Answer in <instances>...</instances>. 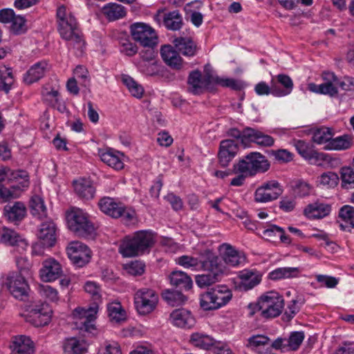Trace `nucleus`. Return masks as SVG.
<instances>
[{
  "instance_id": "f257e3e1",
  "label": "nucleus",
  "mask_w": 354,
  "mask_h": 354,
  "mask_svg": "<svg viewBox=\"0 0 354 354\" xmlns=\"http://www.w3.org/2000/svg\"><path fill=\"white\" fill-rule=\"evenodd\" d=\"M57 29L62 39L71 41L73 48L77 50V54L81 55L84 50L85 41L79 29L75 17L71 12H68L64 5L57 9Z\"/></svg>"
},
{
  "instance_id": "f03ea898",
  "label": "nucleus",
  "mask_w": 354,
  "mask_h": 354,
  "mask_svg": "<svg viewBox=\"0 0 354 354\" xmlns=\"http://www.w3.org/2000/svg\"><path fill=\"white\" fill-rule=\"evenodd\" d=\"M207 274L196 276V283L200 288L209 286L221 280L227 274V270L222 259L216 256L212 250L206 249L201 256V268Z\"/></svg>"
},
{
  "instance_id": "7ed1b4c3",
  "label": "nucleus",
  "mask_w": 354,
  "mask_h": 354,
  "mask_svg": "<svg viewBox=\"0 0 354 354\" xmlns=\"http://www.w3.org/2000/svg\"><path fill=\"white\" fill-rule=\"evenodd\" d=\"M155 242V234L151 231L139 230L122 240L119 252L124 257L142 255L149 252Z\"/></svg>"
},
{
  "instance_id": "20e7f679",
  "label": "nucleus",
  "mask_w": 354,
  "mask_h": 354,
  "mask_svg": "<svg viewBox=\"0 0 354 354\" xmlns=\"http://www.w3.org/2000/svg\"><path fill=\"white\" fill-rule=\"evenodd\" d=\"M284 307V299L277 292L269 291L262 295L257 304H250L249 315L254 316L259 313V317L265 319H270L280 315Z\"/></svg>"
},
{
  "instance_id": "39448f33",
  "label": "nucleus",
  "mask_w": 354,
  "mask_h": 354,
  "mask_svg": "<svg viewBox=\"0 0 354 354\" xmlns=\"http://www.w3.org/2000/svg\"><path fill=\"white\" fill-rule=\"evenodd\" d=\"M68 226L77 236L84 238H93L95 228L88 219V215L82 209L74 208L67 214Z\"/></svg>"
},
{
  "instance_id": "423d86ee",
  "label": "nucleus",
  "mask_w": 354,
  "mask_h": 354,
  "mask_svg": "<svg viewBox=\"0 0 354 354\" xmlns=\"http://www.w3.org/2000/svg\"><path fill=\"white\" fill-rule=\"evenodd\" d=\"M270 168V163L266 156L259 152H250L239 160L233 166L234 173L243 172L253 176L257 173H262L268 171Z\"/></svg>"
},
{
  "instance_id": "0eeeda50",
  "label": "nucleus",
  "mask_w": 354,
  "mask_h": 354,
  "mask_svg": "<svg viewBox=\"0 0 354 354\" xmlns=\"http://www.w3.org/2000/svg\"><path fill=\"white\" fill-rule=\"evenodd\" d=\"M232 297V293L229 288L219 286L202 294L200 305L204 310H216L226 305Z\"/></svg>"
},
{
  "instance_id": "6e6552de",
  "label": "nucleus",
  "mask_w": 354,
  "mask_h": 354,
  "mask_svg": "<svg viewBox=\"0 0 354 354\" xmlns=\"http://www.w3.org/2000/svg\"><path fill=\"white\" fill-rule=\"evenodd\" d=\"M133 299L136 310L141 315L151 313L156 308L159 300L157 292L147 288L138 290Z\"/></svg>"
},
{
  "instance_id": "1a4fd4ad",
  "label": "nucleus",
  "mask_w": 354,
  "mask_h": 354,
  "mask_svg": "<svg viewBox=\"0 0 354 354\" xmlns=\"http://www.w3.org/2000/svg\"><path fill=\"white\" fill-rule=\"evenodd\" d=\"M52 315L51 307L46 302L39 301L28 307L25 319L35 327H41L50 322Z\"/></svg>"
},
{
  "instance_id": "9d476101",
  "label": "nucleus",
  "mask_w": 354,
  "mask_h": 354,
  "mask_svg": "<svg viewBox=\"0 0 354 354\" xmlns=\"http://www.w3.org/2000/svg\"><path fill=\"white\" fill-rule=\"evenodd\" d=\"M3 286L16 299L24 300L28 296L30 286L26 277L15 271L7 274L3 281Z\"/></svg>"
},
{
  "instance_id": "9b49d317",
  "label": "nucleus",
  "mask_w": 354,
  "mask_h": 354,
  "mask_svg": "<svg viewBox=\"0 0 354 354\" xmlns=\"http://www.w3.org/2000/svg\"><path fill=\"white\" fill-rule=\"evenodd\" d=\"M66 253L72 263L78 268H82L89 263L91 259V250L80 241H72L66 248Z\"/></svg>"
},
{
  "instance_id": "f8f14e48",
  "label": "nucleus",
  "mask_w": 354,
  "mask_h": 354,
  "mask_svg": "<svg viewBox=\"0 0 354 354\" xmlns=\"http://www.w3.org/2000/svg\"><path fill=\"white\" fill-rule=\"evenodd\" d=\"M133 39L144 47L156 46L158 37L155 30L144 23H135L130 27Z\"/></svg>"
},
{
  "instance_id": "ddd939ff",
  "label": "nucleus",
  "mask_w": 354,
  "mask_h": 354,
  "mask_svg": "<svg viewBox=\"0 0 354 354\" xmlns=\"http://www.w3.org/2000/svg\"><path fill=\"white\" fill-rule=\"evenodd\" d=\"M187 84L188 91L194 95H200L205 90H212V74L206 73L203 76L198 70L189 73Z\"/></svg>"
},
{
  "instance_id": "4468645a",
  "label": "nucleus",
  "mask_w": 354,
  "mask_h": 354,
  "mask_svg": "<svg viewBox=\"0 0 354 354\" xmlns=\"http://www.w3.org/2000/svg\"><path fill=\"white\" fill-rule=\"evenodd\" d=\"M283 188L277 180L262 183L254 192V201L257 203H268L277 199L283 193Z\"/></svg>"
},
{
  "instance_id": "2eb2a0df",
  "label": "nucleus",
  "mask_w": 354,
  "mask_h": 354,
  "mask_svg": "<svg viewBox=\"0 0 354 354\" xmlns=\"http://www.w3.org/2000/svg\"><path fill=\"white\" fill-rule=\"evenodd\" d=\"M293 145L297 153L310 164L319 165L321 162L326 160V155L318 152L310 142L303 140H294Z\"/></svg>"
},
{
  "instance_id": "dca6fc26",
  "label": "nucleus",
  "mask_w": 354,
  "mask_h": 354,
  "mask_svg": "<svg viewBox=\"0 0 354 354\" xmlns=\"http://www.w3.org/2000/svg\"><path fill=\"white\" fill-rule=\"evenodd\" d=\"M0 243L12 247L13 252L23 254L26 251L28 243L14 230L3 227L0 230Z\"/></svg>"
},
{
  "instance_id": "f3484780",
  "label": "nucleus",
  "mask_w": 354,
  "mask_h": 354,
  "mask_svg": "<svg viewBox=\"0 0 354 354\" xmlns=\"http://www.w3.org/2000/svg\"><path fill=\"white\" fill-rule=\"evenodd\" d=\"M97 308H89L84 309L82 308H77L73 312L74 318L77 319L76 324L78 328L88 333H92L95 330L94 321Z\"/></svg>"
},
{
  "instance_id": "a211bd4d",
  "label": "nucleus",
  "mask_w": 354,
  "mask_h": 354,
  "mask_svg": "<svg viewBox=\"0 0 354 354\" xmlns=\"http://www.w3.org/2000/svg\"><path fill=\"white\" fill-rule=\"evenodd\" d=\"M239 151V144L234 140H224L220 142L218 158L219 165L225 167L235 157Z\"/></svg>"
},
{
  "instance_id": "6ab92c4d",
  "label": "nucleus",
  "mask_w": 354,
  "mask_h": 354,
  "mask_svg": "<svg viewBox=\"0 0 354 354\" xmlns=\"http://www.w3.org/2000/svg\"><path fill=\"white\" fill-rule=\"evenodd\" d=\"M336 223L342 231L354 233V207L349 205L341 207Z\"/></svg>"
},
{
  "instance_id": "aec40b11",
  "label": "nucleus",
  "mask_w": 354,
  "mask_h": 354,
  "mask_svg": "<svg viewBox=\"0 0 354 354\" xmlns=\"http://www.w3.org/2000/svg\"><path fill=\"white\" fill-rule=\"evenodd\" d=\"M273 86V95L275 97H283L289 95L293 88L292 79L285 74H279L272 78Z\"/></svg>"
},
{
  "instance_id": "412c9836",
  "label": "nucleus",
  "mask_w": 354,
  "mask_h": 354,
  "mask_svg": "<svg viewBox=\"0 0 354 354\" xmlns=\"http://www.w3.org/2000/svg\"><path fill=\"white\" fill-rule=\"evenodd\" d=\"M243 140H248V144L254 142L261 147H271L274 142L272 136L251 127L244 128Z\"/></svg>"
},
{
  "instance_id": "4be33fe9",
  "label": "nucleus",
  "mask_w": 354,
  "mask_h": 354,
  "mask_svg": "<svg viewBox=\"0 0 354 354\" xmlns=\"http://www.w3.org/2000/svg\"><path fill=\"white\" fill-rule=\"evenodd\" d=\"M62 273L60 263L53 259H49L43 262V267L39 271V275L44 281H52L58 279Z\"/></svg>"
},
{
  "instance_id": "5701e85b",
  "label": "nucleus",
  "mask_w": 354,
  "mask_h": 354,
  "mask_svg": "<svg viewBox=\"0 0 354 354\" xmlns=\"http://www.w3.org/2000/svg\"><path fill=\"white\" fill-rule=\"evenodd\" d=\"M171 323L180 328H190L196 323L195 318L192 313L185 308H178L170 314Z\"/></svg>"
},
{
  "instance_id": "b1692460",
  "label": "nucleus",
  "mask_w": 354,
  "mask_h": 354,
  "mask_svg": "<svg viewBox=\"0 0 354 354\" xmlns=\"http://www.w3.org/2000/svg\"><path fill=\"white\" fill-rule=\"evenodd\" d=\"M98 206L103 213L114 218H120L124 210V204L109 196L102 198L98 202Z\"/></svg>"
},
{
  "instance_id": "393cba45",
  "label": "nucleus",
  "mask_w": 354,
  "mask_h": 354,
  "mask_svg": "<svg viewBox=\"0 0 354 354\" xmlns=\"http://www.w3.org/2000/svg\"><path fill=\"white\" fill-rule=\"evenodd\" d=\"M38 238L43 240L47 246H53L56 241V226L50 218L41 223L38 232Z\"/></svg>"
},
{
  "instance_id": "a878e982",
  "label": "nucleus",
  "mask_w": 354,
  "mask_h": 354,
  "mask_svg": "<svg viewBox=\"0 0 354 354\" xmlns=\"http://www.w3.org/2000/svg\"><path fill=\"white\" fill-rule=\"evenodd\" d=\"M100 156L102 162L115 170L124 168L123 154L113 149L100 150Z\"/></svg>"
},
{
  "instance_id": "bb28decb",
  "label": "nucleus",
  "mask_w": 354,
  "mask_h": 354,
  "mask_svg": "<svg viewBox=\"0 0 354 354\" xmlns=\"http://www.w3.org/2000/svg\"><path fill=\"white\" fill-rule=\"evenodd\" d=\"M220 251L223 252V260L225 265L235 267L238 266L245 261V257L241 255L232 245L227 243H223L220 246Z\"/></svg>"
},
{
  "instance_id": "cd10ccee",
  "label": "nucleus",
  "mask_w": 354,
  "mask_h": 354,
  "mask_svg": "<svg viewBox=\"0 0 354 354\" xmlns=\"http://www.w3.org/2000/svg\"><path fill=\"white\" fill-rule=\"evenodd\" d=\"M4 216L12 223H17L24 218L26 215V207L24 203L17 201L8 204L4 207Z\"/></svg>"
},
{
  "instance_id": "c85d7f7f",
  "label": "nucleus",
  "mask_w": 354,
  "mask_h": 354,
  "mask_svg": "<svg viewBox=\"0 0 354 354\" xmlns=\"http://www.w3.org/2000/svg\"><path fill=\"white\" fill-rule=\"evenodd\" d=\"M47 62L42 60L33 64L24 75V81L31 84L41 79L48 71Z\"/></svg>"
},
{
  "instance_id": "c756f323",
  "label": "nucleus",
  "mask_w": 354,
  "mask_h": 354,
  "mask_svg": "<svg viewBox=\"0 0 354 354\" xmlns=\"http://www.w3.org/2000/svg\"><path fill=\"white\" fill-rule=\"evenodd\" d=\"M331 206L326 203L316 202L309 204L304 210V215L310 219H320L330 214Z\"/></svg>"
},
{
  "instance_id": "7c9ffc66",
  "label": "nucleus",
  "mask_w": 354,
  "mask_h": 354,
  "mask_svg": "<svg viewBox=\"0 0 354 354\" xmlns=\"http://www.w3.org/2000/svg\"><path fill=\"white\" fill-rule=\"evenodd\" d=\"M160 55L164 62L174 69H180L183 65V59L178 52L174 50L170 45H165L161 48Z\"/></svg>"
},
{
  "instance_id": "2f4dec72",
  "label": "nucleus",
  "mask_w": 354,
  "mask_h": 354,
  "mask_svg": "<svg viewBox=\"0 0 354 354\" xmlns=\"http://www.w3.org/2000/svg\"><path fill=\"white\" fill-rule=\"evenodd\" d=\"M62 348L64 354H84L88 349L86 342L76 337L64 339Z\"/></svg>"
},
{
  "instance_id": "473e14b6",
  "label": "nucleus",
  "mask_w": 354,
  "mask_h": 354,
  "mask_svg": "<svg viewBox=\"0 0 354 354\" xmlns=\"http://www.w3.org/2000/svg\"><path fill=\"white\" fill-rule=\"evenodd\" d=\"M327 79H324L327 80L326 82L316 84L315 83H310L308 85V90L319 94L328 95L330 97H335L338 93V90L337 88V84L333 82L331 77L327 75Z\"/></svg>"
},
{
  "instance_id": "72a5a7b5",
  "label": "nucleus",
  "mask_w": 354,
  "mask_h": 354,
  "mask_svg": "<svg viewBox=\"0 0 354 354\" xmlns=\"http://www.w3.org/2000/svg\"><path fill=\"white\" fill-rule=\"evenodd\" d=\"M75 193L82 198L89 200L94 197L95 188L89 180L82 178L73 182Z\"/></svg>"
},
{
  "instance_id": "f704fd0d",
  "label": "nucleus",
  "mask_w": 354,
  "mask_h": 354,
  "mask_svg": "<svg viewBox=\"0 0 354 354\" xmlns=\"http://www.w3.org/2000/svg\"><path fill=\"white\" fill-rule=\"evenodd\" d=\"M241 280L239 288L245 291L257 286L261 281V276L257 272L244 270L239 273Z\"/></svg>"
},
{
  "instance_id": "c9c22d12",
  "label": "nucleus",
  "mask_w": 354,
  "mask_h": 354,
  "mask_svg": "<svg viewBox=\"0 0 354 354\" xmlns=\"http://www.w3.org/2000/svg\"><path fill=\"white\" fill-rule=\"evenodd\" d=\"M354 145L353 136L344 134L333 138L324 146L326 150L344 151L351 149Z\"/></svg>"
},
{
  "instance_id": "e433bc0d",
  "label": "nucleus",
  "mask_w": 354,
  "mask_h": 354,
  "mask_svg": "<svg viewBox=\"0 0 354 354\" xmlns=\"http://www.w3.org/2000/svg\"><path fill=\"white\" fill-rule=\"evenodd\" d=\"M177 50L185 56L192 57L197 51L196 43L189 37H178L174 40Z\"/></svg>"
},
{
  "instance_id": "4c0bfd02",
  "label": "nucleus",
  "mask_w": 354,
  "mask_h": 354,
  "mask_svg": "<svg viewBox=\"0 0 354 354\" xmlns=\"http://www.w3.org/2000/svg\"><path fill=\"white\" fill-rule=\"evenodd\" d=\"M217 342L211 336L203 333H194L190 337L192 345L204 350L212 351Z\"/></svg>"
},
{
  "instance_id": "58836bf2",
  "label": "nucleus",
  "mask_w": 354,
  "mask_h": 354,
  "mask_svg": "<svg viewBox=\"0 0 354 354\" xmlns=\"http://www.w3.org/2000/svg\"><path fill=\"white\" fill-rule=\"evenodd\" d=\"M169 279L172 286L180 290H189L192 288L191 277L183 271H173L169 275Z\"/></svg>"
},
{
  "instance_id": "ea45409f",
  "label": "nucleus",
  "mask_w": 354,
  "mask_h": 354,
  "mask_svg": "<svg viewBox=\"0 0 354 354\" xmlns=\"http://www.w3.org/2000/svg\"><path fill=\"white\" fill-rule=\"evenodd\" d=\"M12 347L16 354H32L34 351L32 341L25 335L15 337Z\"/></svg>"
},
{
  "instance_id": "a19ab883",
  "label": "nucleus",
  "mask_w": 354,
  "mask_h": 354,
  "mask_svg": "<svg viewBox=\"0 0 354 354\" xmlns=\"http://www.w3.org/2000/svg\"><path fill=\"white\" fill-rule=\"evenodd\" d=\"M30 208L32 215L41 220L47 216V208L44 204V199L38 196L34 195L30 201Z\"/></svg>"
},
{
  "instance_id": "79ce46f5",
  "label": "nucleus",
  "mask_w": 354,
  "mask_h": 354,
  "mask_svg": "<svg viewBox=\"0 0 354 354\" xmlns=\"http://www.w3.org/2000/svg\"><path fill=\"white\" fill-rule=\"evenodd\" d=\"M10 180L13 183L11 187L15 189H24L30 185L28 174L24 170L13 171Z\"/></svg>"
},
{
  "instance_id": "37998d69",
  "label": "nucleus",
  "mask_w": 354,
  "mask_h": 354,
  "mask_svg": "<svg viewBox=\"0 0 354 354\" xmlns=\"http://www.w3.org/2000/svg\"><path fill=\"white\" fill-rule=\"evenodd\" d=\"M102 12L109 21H115L126 15L125 8L115 3H110L104 6Z\"/></svg>"
},
{
  "instance_id": "c03bdc74",
  "label": "nucleus",
  "mask_w": 354,
  "mask_h": 354,
  "mask_svg": "<svg viewBox=\"0 0 354 354\" xmlns=\"http://www.w3.org/2000/svg\"><path fill=\"white\" fill-rule=\"evenodd\" d=\"M15 80L11 68L0 65V91L8 93L11 89Z\"/></svg>"
},
{
  "instance_id": "a18cd8bd",
  "label": "nucleus",
  "mask_w": 354,
  "mask_h": 354,
  "mask_svg": "<svg viewBox=\"0 0 354 354\" xmlns=\"http://www.w3.org/2000/svg\"><path fill=\"white\" fill-rule=\"evenodd\" d=\"M163 23L167 29L178 30L183 24V17L178 10H174L165 15Z\"/></svg>"
},
{
  "instance_id": "49530a36",
  "label": "nucleus",
  "mask_w": 354,
  "mask_h": 354,
  "mask_svg": "<svg viewBox=\"0 0 354 354\" xmlns=\"http://www.w3.org/2000/svg\"><path fill=\"white\" fill-rule=\"evenodd\" d=\"M19 254V256H15V263L18 270L16 272L24 277H31L33 273L32 262L26 256Z\"/></svg>"
},
{
  "instance_id": "de8ad7c7",
  "label": "nucleus",
  "mask_w": 354,
  "mask_h": 354,
  "mask_svg": "<svg viewBox=\"0 0 354 354\" xmlns=\"http://www.w3.org/2000/svg\"><path fill=\"white\" fill-rule=\"evenodd\" d=\"M299 270L297 268H279L268 274L271 280H279L282 279L293 278L298 276Z\"/></svg>"
},
{
  "instance_id": "09e8293b",
  "label": "nucleus",
  "mask_w": 354,
  "mask_h": 354,
  "mask_svg": "<svg viewBox=\"0 0 354 354\" xmlns=\"http://www.w3.org/2000/svg\"><path fill=\"white\" fill-rule=\"evenodd\" d=\"M108 315L111 322L120 323L126 319V313L120 303H113L108 306Z\"/></svg>"
},
{
  "instance_id": "8fccbe9b",
  "label": "nucleus",
  "mask_w": 354,
  "mask_h": 354,
  "mask_svg": "<svg viewBox=\"0 0 354 354\" xmlns=\"http://www.w3.org/2000/svg\"><path fill=\"white\" fill-rule=\"evenodd\" d=\"M202 254L203 251L199 253L198 258H195L188 255H183L178 257L176 261L178 265L184 267L185 268H192L197 270L201 268Z\"/></svg>"
},
{
  "instance_id": "3c124183",
  "label": "nucleus",
  "mask_w": 354,
  "mask_h": 354,
  "mask_svg": "<svg viewBox=\"0 0 354 354\" xmlns=\"http://www.w3.org/2000/svg\"><path fill=\"white\" fill-rule=\"evenodd\" d=\"M42 97L43 100L49 106L61 111L59 93L57 90L54 88L49 90L48 88H44L42 90Z\"/></svg>"
},
{
  "instance_id": "603ef678",
  "label": "nucleus",
  "mask_w": 354,
  "mask_h": 354,
  "mask_svg": "<svg viewBox=\"0 0 354 354\" xmlns=\"http://www.w3.org/2000/svg\"><path fill=\"white\" fill-rule=\"evenodd\" d=\"M291 188L295 196L299 198L310 195L313 189L309 183L302 180L292 181L291 183Z\"/></svg>"
},
{
  "instance_id": "864d4df0",
  "label": "nucleus",
  "mask_w": 354,
  "mask_h": 354,
  "mask_svg": "<svg viewBox=\"0 0 354 354\" xmlns=\"http://www.w3.org/2000/svg\"><path fill=\"white\" fill-rule=\"evenodd\" d=\"M333 132L331 129L322 127L317 129L313 133V140L315 142L319 145H327L332 140Z\"/></svg>"
},
{
  "instance_id": "5fc2aeb1",
  "label": "nucleus",
  "mask_w": 354,
  "mask_h": 354,
  "mask_svg": "<svg viewBox=\"0 0 354 354\" xmlns=\"http://www.w3.org/2000/svg\"><path fill=\"white\" fill-rule=\"evenodd\" d=\"M162 297L172 306L183 305L187 301V297L179 291L166 290L162 293Z\"/></svg>"
},
{
  "instance_id": "6e6d98bb",
  "label": "nucleus",
  "mask_w": 354,
  "mask_h": 354,
  "mask_svg": "<svg viewBox=\"0 0 354 354\" xmlns=\"http://www.w3.org/2000/svg\"><path fill=\"white\" fill-rule=\"evenodd\" d=\"M327 75L331 77L337 86H339L343 91H354V78L351 77H344L342 80H339L333 73H324L323 78L327 79Z\"/></svg>"
},
{
  "instance_id": "4d7b16f0",
  "label": "nucleus",
  "mask_w": 354,
  "mask_h": 354,
  "mask_svg": "<svg viewBox=\"0 0 354 354\" xmlns=\"http://www.w3.org/2000/svg\"><path fill=\"white\" fill-rule=\"evenodd\" d=\"M123 84L128 88L131 95L137 98H141L144 93V89L131 77L124 75L122 77Z\"/></svg>"
},
{
  "instance_id": "13d9d810",
  "label": "nucleus",
  "mask_w": 354,
  "mask_h": 354,
  "mask_svg": "<svg viewBox=\"0 0 354 354\" xmlns=\"http://www.w3.org/2000/svg\"><path fill=\"white\" fill-rule=\"evenodd\" d=\"M305 299L300 296L292 299L288 304L287 310L284 313V316L288 321L292 319L295 315L300 310L301 306L304 304Z\"/></svg>"
},
{
  "instance_id": "bf43d9fd",
  "label": "nucleus",
  "mask_w": 354,
  "mask_h": 354,
  "mask_svg": "<svg viewBox=\"0 0 354 354\" xmlns=\"http://www.w3.org/2000/svg\"><path fill=\"white\" fill-rule=\"evenodd\" d=\"M342 187L349 189L354 188V171L353 168L342 167L341 169Z\"/></svg>"
},
{
  "instance_id": "052dcab7",
  "label": "nucleus",
  "mask_w": 354,
  "mask_h": 354,
  "mask_svg": "<svg viewBox=\"0 0 354 354\" xmlns=\"http://www.w3.org/2000/svg\"><path fill=\"white\" fill-rule=\"evenodd\" d=\"M304 333L303 331H295L290 333L287 338V345L288 351H297L304 339Z\"/></svg>"
},
{
  "instance_id": "680f3d73",
  "label": "nucleus",
  "mask_w": 354,
  "mask_h": 354,
  "mask_svg": "<svg viewBox=\"0 0 354 354\" xmlns=\"http://www.w3.org/2000/svg\"><path fill=\"white\" fill-rule=\"evenodd\" d=\"M214 84L231 88L236 91L240 90L241 88V84L236 80L232 78H222L212 74V86Z\"/></svg>"
},
{
  "instance_id": "e2e57ef3",
  "label": "nucleus",
  "mask_w": 354,
  "mask_h": 354,
  "mask_svg": "<svg viewBox=\"0 0 354 354\" xmlns=\"http://www.w3.org/2000/svg\"><path fill=\"white\" fill-rule=\"evenodd\" d=\"M10 23L11 31L15 35L23 34L27 30L26 19L24 17L20 15H15Z\"/></svg>"
},
{
  "instance_id": "0e129e2a",
  "label": "nucleus",
  "mask_w": 354,
  "mask_h": 354,
  "mask_svg": "<svg viewBox=\"0 0 354 354\" xmlns=\"http://www.w3.org/2000/svg\"><path fill=\"white\" fill-rule=\"evenodd\" d=\"M139 70L147 75H156L159 72L158 65L156 61L154 62H140L138 64Z\"/></svg>"
},
{
  "instance_id": "69168bd1",
  "label": "nucleus",
  "mask_w": 354,
  "mask_h": 354,
  "mask_svg": "<svg viewBox=\"0 0 354 354\" xmlns=\"http://www.w3.org/2000/svg\"><path fill=\"white\" fill-rule=\"evenodd\" d=\"M6 176L5 169H0V203H6L12 197V192L2 185Z\"/></svg>"
},
{
  "instance_id": "338daca9",
  "label": "nucleus",
  "mask_w": 354,
  "mask_h": 354,
  "mask_svg": "<svg viewBox=\"0 0 354 354\" xmlns=\"http://www.w3.org/2000/svg\"><path fill=\"white\" fill-rule=\"evenodd\" d=\"M339 177L337 174L331 171L324 173L321 175L319 179L320 184L328 187H334L337 185Z\"/></svg>"
},
{
  "instance_id": "774afa93",
  "label": "nucleus",
  "mask_w": 354,
  "mask_h": 354,
  "mask_svg": "<svg viewBox=\"0 0 354 354\" xmlns=\"http://www.w3.org/2000/svg\"><path fill=\"white\" fill-rule=\"evenodd\" d=\"M247 346L252 349L257 348L261 346L268 344L270 342L269 337L262 335H253L248 340Z\"/></svg>"
}]
</instances>
